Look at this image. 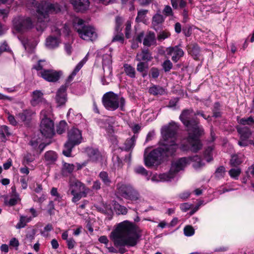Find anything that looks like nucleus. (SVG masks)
Instances as JSON below:
<instances>
[{"instance_id":"nucleus-24","label":"nucleus","mask_w":254,"mask_h":254,"mask_svg":"<svg viewBox=\"0 0 254 254\" xmlns=\"http://www.w3.org/2000/svg\"><path fill=\"white\" fill-rule=\"evenodd\" d=\"M237 130L240 134V138L248 139L252 134L251 129L247 127H237Z\"/></svg>"},{"instance_id":"nucleus-14","label":"nucleus","mask_w":254,"mask_h":254,"mask_svg":"<svg viewBox=\"0 0 254 254\" xmlns=\"http://www.w3.org/2000/svg\"><path fill=\"white\" fill-rule=\"evenodd\" d=\"M66 90L67 88L64 86H61L58 90L55 97L58 107H62L65 104L67 100Z\"/></svg>"},{"instance_id":"nucleus-55","label":"nucleus","mask_w":254,"mask_h":254,"mask_svg":"<svg viewBox=\"0 0 254 254\" xmlns=\"http://www.w3.org/2000/svg\"><path fill=\"white\" fill-rule=\"evenodd\" d=\"M112 42H119L123 44L124 42V37L123 34H117V35H115L113 37V38L112 40Z\"/></svg>"},{"instance_id":"nucleus-6","label":"nucleus","mask_w":254,"mask_h":254,"mask_svg":"<svg viewBox=\"0 0 254 254\" xmlns=\"http://www.w3.org/2000/svg\"><path fill=\"white\" fill-rule=\"evenodd\" d=\"M81 131L77 128H72L67 133V140L64 144L63 154L66 157H70L72 149L81 143Z\"/></svg>"},{"instance_id":"nucleus-48","label":"nucleus","mask_w":254,"mask_h":254,"mask_svg":"<svg viewBox=\"0 0 254 254\" xmlns=\"http://www.w3.org/2000/svg\"><path fill=\"white\" fill-rule=\"evenodd\" d=\"M184 233L186 236H191L194 234V229L191 225H187L184 228Z\"/></svg>"},{"instance_id":"nucleus-45","label":"nucleus","mask_w":254,"mask_h":254,"mask_svg":"<svg viewBox=\"0 0 254 254\" xmlns=\"http://www.w3.org/2000/svg\"><path fill=\"white\" fill-rule=\"evenodd\" d=\"M171 34L170 33L167 31H162L159 32L157 34V40L159 41H162L163 40H165V39L169 37L170 36Z\"/></svg>"},{"instance_id":"nucleus-59","label":"nucleus","mask_w":254,"mask_h":254,"mask_svg":"<svg viewBox=\"0 0 254 254\" xmlns=\"http://www.w3.org/2000/svg\"><path fill=\"white\" fill-rule=\"evenodd\" d=\"M97 123L98 125L100 126V127H104L107 125V124H109V123H110V120H109V119H106V120L99 119L97 120Z\"/></svg>"},{"instance_id":"nucleus-26","label":"nucleus","mask_w":254,"mask_h":254,"mask_svg":"<svg viewBox=\"0 0 254 254\" xmlns=\"http://www.w3.org/2000/svg\"><path fill=\"white\" fill-rule=\"evenodd\" d=\"M135 140L136 137L135 135H133L130 138L127 139L124 143L125 147L123 148H120L121 149L127 152L132 150L135 145Z\"/></svg>"},{"instance_id":"nucleus-32","label":"nucleus","mask_w":254,"mask_h":254,"mask_svg":"<svg viewBox=\"0 0 254 254\" xmlns=\"http://www.w3.org/2000/svg\"><path fill=\"white\" fill-rule=\"evenodd\" d=\"M22 45L25 50L29 53L32 54L34 52L36 44L34 41L26 40V41H22Z\"/></svg>"},{"instance_id":"nucleus-62","label":"nucleus","mask_w":254,"mask_h":254,"mask_svg":"<svg viewBox=\"0 0 254 254\" xmlns=\"http://www.w3.org/2000/svg\"><path fill=\"white\" fill-rule=\"evenodd\" d=\"M66 243L67 248L70 250L73 249L76 244L75 240L73 238H69L68 240H67Z\"/></svg>"},{"instance_id":"nucleus-63","label":"nucleus","mask_w":254,"mask_h":254,"mask_svg":"<svg viewBox=\"0 0 254 254\" xmlns=\"http://www.w3.org/2000/svg\"><path fill=\"white\" fill-rule=\"evenodd\" d=\"M7 120L11 125L16 126L17 125V122L16 121L14 116L8 114Z\"/></svg>"},{"instance_id":"nucleus-25","label":"nucleus","mask_w":254,"mask_h":254,"mask_svg":"<svg viewBox=\"0 0 254 254\" xmlns=\"http://www.w3.org/2000/svg\"><path fill=\"white\" fill-rule=\"evenodd\" d=\"M43 94L40 90H35L33 92V97L31 101V104L33 106H36L42 102Z\"/></svg>"},{"instance_id":"nucleus-31","label":"nucleus","mask_w":254,"mask_h":254,"mask_svg":"<svg viewBox=\"0 0 254 254\" xmlns=\"http://www.w3.org/2000/svg\"><path fill=\"white\" fill-rule=\"evenodd\" d=\"M148 92L154 96L162 95L165 93V89L159 85H153L149 87Z\"/></svg>"},{"instance_id":"nucleus-40","label":"nucleus","mask_w":254,"mask_h":254,"mask_svg":"<svg viewBox=\"0 0 254 254\" xmlns=\"http://www.w3.org/2000/svg\"><path fill=\"white\" fill-rule=\"evenodd\" d=\"M213 148L211 146H208L204 151V156L207 162H209L213 160L212 157Z\"/></svg>"},{"instance_id":"nucleus-35","label":"nucleus","mask_w":254,"mask_h":254,"mask_svg":"<svg viewBox=\"0 0 254 254\" xmlns=\"http://www.w3.org/2000/svg\"><path fill=\"white\" fill-rule=\"evenodd\" d=\"M156 42L155 39V35L153 33H150L149 35L143 40V44L144 46L148 47L151 46Z\"/></svg>"},{"instance_id":"nucleus-20","label":"nucleus","mask_w":254,"mask_h":254,"mask_svg":"<svg viewBox=\"0 0 254 254\" xmlns=\"http://www.w3.org/2000/svg\"><path fill=\"white\" fill-rule=\"evenodd\" d=\"M44 158L47 165H53L57 160L58 155L54 151H48L45 153Z\"/></svg>"},{"instance_id":"nucleus-17","label":"nucleus","mask_w":254,"mask_h":254,"mask_svg":"<svg viewBox=\"0 0 254 254\" xmlns=\"http://www.w3.org/2000/svg\"><path fill=\"white\" fill-rule=\"evenodd\" d=\"M35 114L30 109H27L22 111V112L19 113L17 116L20 121L25 124H28L32 119L33 115Z\"/></svg>"},{"instance_id":"nucleus-46","label":"nucleus","mask_w":254,"mask_h":254,"mask_svg":"<svg viewBox=\"0 0 254 254\" xmlns=\"http://www.w3.org/2000/svg\"><path fill=\"white\" fill-rule=\"evenodd\" d=\"M34 159V155L30 153H27L24 156L22 164L26 165L32 162Z\"/></svg>"},{"instance_id":"nucleus-38","label":"nucleus","mask_w":254,"mask_h":254,"mask_svg":"<svg viewBox=\"0 0 254 254\" xmlns=\"http://www.w3.org/2000/svg\"><path fill=\"white\" fill-rule=\"evenodd\" d=\"M114 209L118 214L125 215L127 212V208L118 203H115Z\"/></svg>"},{"instance_id":"nucleus-2","label":"nucleus","mask_w":254,"mask_h":254,"mask_svg":"<svg viewBox=\"0 0 254 254\" xmlns=\"http://www.w3.org/2000/svg\"><path fill=\"white\" fill-rule=\"evenodd\" d=\"M137 227L132 224L125 225L123 223L118 224L117 227L111 233L112 238L116 247H133L137 244L139 238Z\"/></svg>"},{"instance_id":"nucleus-49","label":"nucleus","mask_w":254,"mask_h":254,"mask_svg":"<svg viewBox=\"0 0 254 254\" xmlns=\"http://www.w3.org/2000/svg\"><path fill=\"white\" fill-rule=\"evenodd\" d=\"M148 12L147 10L141 9L137 12V15L135 18L137 22L142 21L145 18V16Z\"/></svg>"},{"instance_id":"nucleus-51","label":"nucleus","mask_w":254,"mask_h":254,"mask_svg":"<svg viewBox=\"0 0 254 254\" xmlns=\"http://www.w3.org/2000/svg\"><path fill=\"white\" fill-rule=\"evenodd\" d=\"M241 170L240 169H231L229 171V174L231 177L235 178V179H238V177L241 173Z\"/></svg>"},{"instance_id":"nucleus-30","label":"nucleus","mask_w":254,"mask_h":254,"mask_svg":"<svg viewBox=\"0 0 254 254\" xmlns=\"http://www.w3.org/2000/svg\"><path fill=\"white\" fill-rule=\"evenodd\" d=\"M74 169V166L72 164L64 162L61 169V174L63 176H67L71 174Z\"/></svg>"},{"instance_id":"nucleus-50","label":"nucleus","mask_w":254,"mask_h":254,"mask_svg":"<svg viewBox=\"0 0 254 254\" xmlns=\"http://www.w3.org/2000/svg\"><path fill=\"white\" fill-rule=\"evenodd\" d=\"M18 194L15 195V197L10 198L8 201L4 200V204L9 206H13L17 203L18 201Z\"/></svg>"},{"instance_id":"nucleus-60","label":"nucleus","mask_w":254,"mask_h":254,"mask_svg":"<svg viewBox=\"0 0 254 254\" xmlns=\"http://www.w3.org/2000/svg\"><path fill=\"white\" fill-rule=\"evenodd\" d=\"M179 98H174L173 99H171L169 102V104L167 106L169 108H173L175 107L177 103L179 101Z\"/></svg>"},{"instance_id":"nucleus-47","label":"nucleus","mask_w":254,"mask_h":254,"mask_svg":"<svg viewBox=\"0 0 254 254\" xmlns=\"http://www.w3.org/2000/svg\"><path fill=\"white\" fill-rule=\"evenodd\" d=\"M225 172V168L223 166H219L215 171V176L218 179L223 178Z\"/></svg>"},{"instance_id":"nucleus-27","label":"nucleus","mask_w":254,"mask_h":254,"mask_svg":"<svg viewBox=\"0 0 254 254\" xmlns=\"http://www.w3.org/2000/svg\"><path fill=\"white\" fill-rule=\"evenodd\" d=\"M59 39L55 36H50L46 39V45L49 49H54L58 47Z\"/></svg>"},{"instance_id":"nucleus-19","label":"nucleus","mask_w":254,"mask_h":254,"mask_svg":"<svg viewBox=\"0 0 254 254\" xmlns=\"http://www.w3.org/2000/svg\"><path fill=\"white\" fill-rule=\"evenodd\" d=\"M188 52L195 60H199L200 48L197 44L194 43L188 47Z\"/></svg>"},{"instance_id":"nucleus-61","label":"nucleus","mask_w":254,"mask_h":254,"mask_svg":"<svg viewBox=\"0 0 254 254\" xmlns=\"http://www.w3.org/2000/svg\"><path fill=\"white\" fill-rule=\"evenodd\" d=\"M108 126L105 127V130L106 131L107 136L109 135H111L114 133V127L112 125L110 124V123H109V124H107Z\"/></svg>"},{"instance_id":"nucleus-16","label":"nucleus","mask_w":254,"mask_h":254,"mask_svg":"<svg viewBox=\"0 0 254 254\" xmlns=\"http://www.w3.org/2000/svg\"><path fill=\"white\" fill-rule=\"evenodd\" d=\"M85 153L93 162H97L102 158V155L98 148L87 147L85 148Z\"/></svg>"},{"instance_id":"nucleus-36","label":"nucleus","mask_w":254,"mask_h":254,"mask_svg":"<svg viewBox=\"0 0 254 254\" xmlns=\"http://www.w3.org/2000/svg\"><path fill=\"white\" fill-rule=\"evenodd\" d=\"M149 78H152L154 79H156L158 78V77L160 75V70L159 69L155 66L152 67L150 70L149 73L147 74Z\"/></svg>"},{"instance_id":"nucleus-15","label":"nucleus","mask_w":254,"mask_h":254,"mask_svg":"<svg viewBox=\"0 0 254 254\" xmlns=\"http://www.w3.org/2000/svg\"><path fill=\"white\" fill-rule=\"evenodd\" d=\"M166 51L169 56L174 55L172 57V60L175 63H177L184 55L183 50L178 46L168 47L166 49Z\"/></svg>"},{"instance_id":"nucleus-4","label":"nucleus","mask_w":254,"mask_h":254,"mask_svg":"<svg viewBox=\"0 0 254 254\" xmlns=\"http://www.w3.org/2000/svg\"><path fill=\"white\" fill-rule=\"evenodd\" d=\"M73 26L79 37L87 41H94L97 38L95 28L85 24V21L79 18L74 21Z\"/></svg>"},{"instance_id":"nucleus-34","label":"nucleus","mask_w":254,"mask_h":254,"mask_svg":"<svg viewBox=\"0 0 254 254\" xmlns=\"http://www.w3.org/2000/svg\"><path fill=\"white\" fill-rule=\"evenodd\" d=\"M125 199L130 200L132 201L137 202V201L140 199V194L139 192L133 188Z\"/></svg>"},{"instance_id":"nucleus-3","label":"nucleus","mask_w":254,"mask_h":254,"mask_svg":"<svg viewBox=\"0 0 254 254\" xmlns=\"http://www.w3.org/2000/svg\"><path fill=\"white\" fill-rule=\"evenodd\" d=\"M36 4L37 12V22L35 28L38 31L43 32L47 27L49 21V13H57L61 11V7L58 3H51L42 1L38 2L36 1L33 3Z\"/></svg>"},{"instance_id":"nucleus-37","label":"nucleus","mask_w":254,"mask_h":254,"mask_svg":"<svg viewBox=\"0 0 254 254\" xmlns=\"http://www.w3.org/2000/svg\"><path fill=\"white\" fill-rule=\"evenodd\" d=\"M179 0H171V4L175 9H177L179 7L181 9L185 8L187 6V2L184 0H180L179 4H178Z\"/></svg>"},{"instance_id":"nucleus-44","label":"nucleus","mask_w":254,"mask_h":254,"mask_svg":"<svg viewBox=\"0 0 254 254\" xmlns=\"http://www.w3.org/2000/svg\"><path fill=\"white\" fill-rule=\"evenodd\" d=\"M163 69L165 72H169L173 68V64L169 60H165L161 64Z\"/></svg>"},{"instance_id":"nucleus-1","label":"nucleus","mask_w":254,"mask_h":254,"mask_svg":"<svg viewBox=\"0 0 254 254\" xmlns=\"http://www.w3.org/2000/svg\"><path fill=\"white\" fill-rule=\"evenodd\" d=\"M192 109L182 111L179 119L188 132V136L179 146L176 142L177 133L179 129L177 124L172 122L161 129L163 138V142L157 148L152 150L144 156V163L147 167H152L155 164L159 165L169 158H173L177 154L179 148L184 151H191L196 153L202 147L200 137L204 134L203 127L200 124L196 117H192Z\"/></svg>"},{"instance_id":"nucleus-58","label":"nucleus","mask_w":254,"mask_h":254,"mask_svg":"<svg viewBox=\"0 0 254 254\" xmlns=\"http://www.w3.org/2000/svg\"><path fill=\"white\" fill-rule=\"evenodd\" d=\"M163 13L166 16H172L173 15V11L169 5H166L163 9Z\"/></svg>"},{"instance_id":"nucleus-23","label":"nucleus","mask_w":254,"mask_h":254,"mask_svg":"<svg viewBox=\"0 0 254 254\" xmlns=\"http://www.w3.org/2000/svg\"><path fill=\"white\" fill-rule=\"evenodd\" d=\"M112 57L110 55L106 54L104 55L102 57V66L104 70L105 68L106 67L111 74L112 73Z\"/></svg>"},{"instance_id":"nucleus-12","label":"nucleus","mask_w":254,"mask_h":254,"mask_svg":"<svg viewBox=\"0 0 254 254\" xmlns=\"http://www.w3.org/2000/svg\"><path fill=\"white\" fill-rule=\"evenodd\" d=\"M76 12L83 13L89 8V0H69Z\"/></svg>"},{"instance_id":"nucleus-52","label":"nucleus","mask_w":254,"mask_h":254,"mask_svg":"<svg viewBox=\"0 0 254 254\" xmlns=\"http://www.w3.org/2000/svg\"><path fill=\"white\" fill-rule=\"evenodd\" d=\"M36 233V230L35 229H32L30 231H28L26 235V238L28 239L30 242L35 239V236Z\"/></svg>"},{"instance_id":"nucleus-29","label":"nucleus","mask_w":254,"mask_h":254,"mask_svg":"<svg viewBox=\"0 0 254 254\" xmlns=\"http://www.w3.org/2000/svg\"><path fill=\"white\" fill-rule=\"evenodd\" d=\"M165 18L162 14H160V11L159 10L152 17V24L154 27V29L156 30L155 28V26L162 24L165 21Z\"/></svg>"},{"instance_id":"nucleus-8","label":"nucleus","mask_w":254,"mask_h":254,"mask_svg":"<svg viewBox=\"0 0 254 254\" xmlns=\"http://www.w3.org/2000/svg\"><path fill=\"white\" fill-rule=\"evenodd\" d=\"M189 164L188 157H181L171 163V168L168 173L160 174L159 178L162 181H170L180 171L184 170Z\"/></svg>"},{"instance_id":"nucleus-18","label":"nucleus","mask_w":254,"mask_h":254,"mask_svg":"<svg viewBox=\"0 0 254 254\" xmlns=\"http://www.w3.org/2000/svg\"><path fill=\"white\" fill-rule=\"evenodd\" d=\"M117 188L119 193L121 195L125 198L129 192L133 189L132 186L129 184L119 183L117 185Z\"/></svg>"},{"instance_id":"nucleus-33","label":"nucleus","mask_w":254,"mask_h":254,"mask_svg":"<svg viewBox=\"0 0 254 254\" xmlns=\"http://www.w3.org/2000/svg\"><path fill=\"white\" fill-rule=\"evenodd\" d=\"M124 70L126 74L131 78H135V68L130 64H124Z\"/></svg>"},{"instance_id":"nucleus-10","label":"nucleus","mask_w":254,"mask_h":254,"mask_svg":"<svg viewBox=\"0 0 254 254\" xmlns=\"http://www.w3.org/2000/svg\"><path fill=\"white\" fill-rule=\"evenodd\" d=\"M40 130L42 134L46 138L53 137L55 133L53 121L45 117L41 120Z\"/></svg>"},{"instance_id":"nucleus-42","label":"nucleus","mask_w":254,"mask_h":254,"mask_svg":"<svg viewBox=\"0 0 254 254\" xmlns=\"http://www.w3.org/2000/svg\"><path fill=\"white\" fill-rule=\"evenodd\" d=\"M66 126V123L64 121H61L57 126V132L59 134L63 133L65 131Z\"/></svg>"},{"instance_id":"nucleus-22","label":"nucleus","mask_w":254,"mask_h":254,"mask_svg":"<svg viewBox=\"0 0 254 254\" xmlns=\"http://www.w3.org/2000/svg\"><path fill=\"white\" fill-rule=\"evenodd\" d=\"M189 162L190 161H192L194 162L192 166L196 170L199 169L205 165V163L202 162L200 156L197 155L189 156Z\"/></svg>"},{"instance_id":"nucleus-64","label":"nucleus","mask_w":254,"mask_h":254,"mask_svg":"<svg viewBox=\"0 0 254 254\" xmlns=\"http://www.w3.org/2000/svg\"><path fill=\"white\" fill-rule=\"evenodd\" d=\"M83 63L82 62H80L75 67L74 70L72 71L71 73L73 75H76L77 73L80 70L82 66L83 65Z\"/></svg>"},{"instance_id":"nucleus-53","label":"nucleus","mask_w":254,"mask_h":254,"mask_svg":"<svg viewBox=\"0 0 254 254\" xmlns=\"http://www.w3.org/2000/svg\"><path fill=\"white\" fill-rule=\"evenodd\" d=\"M26 216L21 215L20 217V219L18 223L16 225V228L17 229H21L24 228L26 225V223L25 222Z\"/></svg>"},{"instance_id":"nucleus-5","label":"nucleus","mask_w":254,"mask_h":254,"mask_svg":"<svg viewBox=\"0 0 254 254\" xmlns=\"http://www.w3.org/2000/svg\"><path fill=\"white\" fill-rule=\"evenodd\" d=\"M102 103L105 108L108 110L115 111L120 107L121 111H125V99L123 97L119 98L117 94L112 91L104 94Z\"/></svg>"},{"instance_id":"nucleus-11","label":"nucleus","mask_w":254,"mask_h":254,"mask_svg":"<svg viewBox=\"0 0 254 254\" xmlns=\"http://www.w3.org/2000/svg\"><path fill=\"white\" fill-rule=\"evenodd\" d=\"M40 74L41 76L46 81L55 82L60 78L61 72L53 69H44L40 72Z\"/></svg>"},{"instance_id":"nucleus-7","label":"nucleus","mask_w":254,"mask_h":254,"mask_svg":"<svg viewBox=\"0 0 254 254\" xmlns=\"http://www.w3.org/2000/svg\"><path fill=\"white\" fill-rule=\"evenodd\" d=\"M152 52L148 48H144L137 53L135 59L138 63L136 65L137 71L141 73L143 78L147 76L149 69L148 63L153 60Z\"/></svg>"},{"instance_id":"nucleus-41","label":"nucleus","mask_w":254,"mask_h":254,"mask_svg":"<svg viewBox=\"0 0 254 254\" xmlns=\"http://www.w3.org/2000/svg\"><path fill=\"white\" fill-rule=\"evenodd\" d=\"M242 163V161L238 155L234 154L231 156L230 163L231 166L237 167Z\"/></svg>"},{"instance_id":"nucleus-28","label":"nucleus","mask_w":254,"mask_h":254,"mask_svg":"<svg viewBox=\"0 0 254 254\" xmlns=\"http://www.w3.org/2000/svg\"><path fill=\"white\" fill-rule=\"evenodd\" d=\"M221 110L220 103L219 102H215L212 108V117L215 119L221 118L223 114Z\"/></svg>"},{"instance_id":"nucleus-56","label":"nucleus","mask_w":254,"mask_h":254,"mask_svg":"<svg viewBox=\"0 0 254 254\" xmlns=\"http://www.w3.org/2000/svg\"><path fill=\"white\" fill-rule=\"evenodd\" d=\"M55 204L53 201H50L48 205V213L50 215L54 214Z\"/></svg>"},{"instance_id":"nucleus-54","label":"nucleus","mask_w":254,"mask_h":254,"mask_svg":"<svg viewBox=\"0 0 254 254\" xmlns=\"http://www.w3.org/2000/svg\"><path fill=\"white\" fill-rule=\"evenodd\" d=\"M123 23V20L122 17L120 16H117L116 17V27L115 30L118 32L122 30L121 26Z\"/></svg>"},{"instance_id":"nucleus-39","label":"nucleus","mask_w":254,"mask_h":254,"mask_svg":"<svg viewBox=\"0 0 254 254\" xmlns=\"http://www.w3.org/2000/svg\"><path fill=\"white\" fill-rule=\"evenodd\" d=\"M239 123L244 126H254V119L252 116L248 118H243L240 120Z\"/></svg>"},{"instance_id":"nucleus-43","label":"nucleus","mask_w":254,"mask_h":254,"mask_svg":"<svg viewBox=\"0 0 254 254\" xmlns=\"http://www.w3.org/2000/svg\"><path fill=\"white\" fill-rule=\"evenodd\" d=\"M134 172L137 174L147 177L149 180L148 172L142 166H137L134 168Z\"/></svg>"},{"instance_id":"nucleus-9","label":"nucleus","mask_w":254,"mask_h":254,"mask_svg":"<svg viewBox=\"0 0 254 254\" xmlns=\"http://www.w3.org/2000/svg\"><path fill=\"white\" fill-rule=\"evenodd\" d=\"M13 22L14 29L19 33L24 32L32 29L34 26L30 17H18L15 18Z\"/></svg>"},{"instance_id":"nucleus-13","label":"nucleus","mask_w":254,"mask_h":254,"mask_svg":"<svg viewBox=\"0 0 254 254\" xmlns=\"http://www.w3.org/2000/svg\"><path fill=\"white\" fill-rule=\"evenodd\" d=\"M74 186L79 188L81 190L79 192H76L74 190L71 191V194L73 196L72 198V201L74 203L79 201L82 197H86L87 192L85 191L84 185L79 181L74 182Z\"/></svg>"},{"instance_id":"nucleus-21","label":"nucleus","mask_w":254,"mask_h":254,"mask_svg":"<svg viewBox=\"0 0 254 254\" xmlns=\"http://www.w3.org/2000/svg\"><path fill=\"white\" fill-rule=\"evenodd\" d=\"M99 177L103 183V188L109 187L111 186L112 181L107 172L101 171L99 174Z\"/></svg>"},{"instance_id":"nucleus-57","label":"nucleus","mask_w":254,"mask_h":254,"mask_svg":"<svg viewBox=\"0 0 254 254\" xmlns=\"http://www.w3.org/2000/svg\"><path fill=\"white\" fill-rule=\"evenodd\" d=\"M183 32L186 37H190L192 33V28L190 26H186L183 28Z\"/></svg>"}]
</instances>
